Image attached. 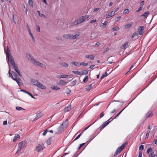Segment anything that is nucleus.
<instances>
[{"instance_id":"nucleus-31","label":"nucleus","mask_w":157,"mask_h":157,"mask_svg":"<svg viewBox=\"0 0 157 157\" xmlns=\"http://www.w3.org/2000/svg\"><path fill=\"white\" fill-rule=\"evenodd\" d=\"M149 14V11H147L143 14L141 16V17H144L145 18H146Z\"/></svg>"},{"instance_id":"nucleus-44","label":"nucleus","mask_w":157,"mask_h":157,"mask_svg":"<svg viewBox=\"0 0 157 157\" xmlns=\"http://www.w3.org/2000/svg\"><path fill=\"white\" fill-rule=\"evenodd\" d=\"M88 74V72L86 70H84L82 71V75H87Z\"/></svg>"},{"instance_id":"nucleus-38","label":"nucleus","mask_w":157,"mask_h":157,"mask_svg":"<svg viewBox=\"0 0 157 157\" xmlns=\"http://www.w3.org/2000/svg\"><path fill=\"white\" fill-rule=\"evenodd\" d=\"M109 120H111V118H110L108 120H107V121H105L104 123V124L106 126V125H107L111 121L113 120V119H112V120H111L110 121H109Z\"/></svg>"},{"instance_id":"nucleus-4","label":"nucleus","mask_w":157,"mask_h":157,"mask_svg":"<svg viewBox=\"0 0 157 157\" xmlns=\"http://www.w3.org/2000/svg\"><path fill=\"white\" fill-rule=\"evenodd\" d=\"M11 65L13 66L14 70L17 72L18 75L20 76H21L22 74L20 71L19 70L17 65L15 63H13V64H12Z\"/></svg>"},{"instance_id":"nucleus-52","label":"nucleus","mask_w":157,"mask_h":157,"mask_svg":"<svg viewBox=\"0 0 157 157\" xmlns=\"http://www.w3.org/2000/svg\"><path fill=\"white\" fill-rule=\"evenodd\" d=\"M48 130H47V129H46V130H44V132H43V133H42L43 135L44 136H45L46 135V134L47 131H48Z\"/></svg>"},{"instance_id":"nucleus-49","label":"nucleus","mask_w":157,"mask_h":157,"mask_svg":"<svg viewBox=\"0 0 157 157\" xmlns=\"http://www.w3.org/2000/svg\"><path fill=\"white\" fill-rule=\"evenodd\" d=\"M36 29L38 32H40V27L38 25H36Z\"/></svg>"},{"instance_id":"nucleus-57","label":"nucleus","mask_w":157,"mask_h":157,"mask_svg":"<svg viewBox=\"0 0 157 157\" xmlns=\"http://www.w3.org/2000/svg\"><path fill=\"white\" fill-rule=\"evenodd\" d=\"M99 8H95L94 9L93 11L94 12H96L98 11L99 10Z\"/></svg>"},{"instance_id":"nucleus-33","label":"nucleus","mask_w":157,"mask_h":157,"mask_svg":"<svg viewBox=\"0 0 157 157\" xmlns=\"http://www.w3.org/2000/svg\"><path fill=\"white\" fill-rule=\"evenodd\" d=\"M78 24H79L77 20L75 21H72L71 22V25H75Z\"/></svg>"},{"instance_id":"nucleus-50","label":"nucleus","mask_w":157,"mask_h":157,"mask_svg":"<svg viewBox=\"0 0 157 157\" xmlns=\"http://www.w3.org/2000/svg\"><path fill=\"white\" fill-rule=\"evenodd\" d=\"M107 74L106 72H105V74H104L103 75H102V76H101V79H103V78H104V77L105 76H107Z\"/></svg>"},{"instance_id":"nucleus-46","label":"nucleus","mask_w":157,"mask_h":157,"mask_svg":"<svg viewBox=\"0 0 157 157\" xmlns=\"http://www.w3.org/2000/svg\"><path fill=\"white\" fill-rule=\"evenodd\" d=\"M16 109L17 110H21V109L25 110L24 109H23L22 107L19 106H17L16 107Z\"/></svg>"},{"instance_id":"nucleus-35","label":"nucleus","mask_w":157,"mask_h":157,"mask_svg":"<svg viewBox=\"0 0 157 157\" xmlns=\"http://www.w3.org/2000/svg\"><path fill=\"white\" fill-rule=\"evenodd\" d=\"M71 109V107L70 106H68L65 108L64 109V111L65 112L69 111Z\"/></svg>"},{"instance_id":"nucleus-12","label":"nucleus","mask_w":157,"mask_h":157,"mask_svg":"<svg viewBox=\"0 0 157 157\" xmlns=\"http://www.w3.org/2000/svg\"><path fill=\"white\" fill-rule=\"evenodd\" d=\"M144 28L143 26H140L139 29V34L140 35H142L144 33Z\"/></svg>"},{"instance_id":"nucleus-47","label":"nucleus","mask_w":157,"mask_h":157,"mask_svg":"<svg viewBox=\"0 0 157 157\" xmlns=\"http://www.w3.org/2000/svg\"><path fill=\"white\" fill-rule=\"evenodd\" d=\"M125 108H124L122 110H121L113 118L116 119L118 116L121 113V112L123 111V110L125 109Z\"/></svg>"},{"instance_id":"nucleus-30","label":"nucleus","mask_w":157,"mask_h":157,"mask_svg":"<svg viewBox=\"0 0 157 157\" xmlns=\"http://www.w3.org/2000/svg\"><path fill=\"white\" fill-rule=\"evenodd\" d=\"M23 148L21 146H20L18 145V148L17 152L16 153V154H17L19 153L20 151Z\"/></svg>"},{"instance_id":"nucleus-61","label":"nucleus","mask_w":157,"mask_h":157,"mask_svg":"<svg viewBox=\"0 0 157 157\" xmlns=\"http://www.w3.org/2000/svg\"><path fill=\"white\" fill-rule=\"evenodd\" d=\"M100 118H101L104 116V113H103V112H102L100 114Z\"/></svg>"},{"instance_id":"nucleus-54","label":"nucleus","mask_w":157,"mask_h":157,"mask_svg":"<svg viewBox=\"0 0 157 157\" xmlns=\"http://www.w3.org/2000/svg\"><path fill=\"white\" fill-rule=\"evenodd\" d=\"M82 133V132L80 134H79L77 137H76L75 138V139L74 140V141H75V140H77V139H79V137H80L81 135V133Z\"/></svg>"},{"instance_id":"nucleus-32","label":"nucleus","mask_w":157,"mask_h":157,"mask_svg":"<svg viewBox=\"0 0 157 157\" xmlns=\"http://www.w3.org/2000/svg\"><path fill=\"white\" fill-rule=\"evenodd\" d=\"M72 63L73 65H74L76 66L80 67V63H79L78 62H73Z\"/></svg>"},{"instance_id":"nucleus-41","label":"nucleus","mask_w":157,"mask_h":157,"mask_svg":"<svg viewBox=\"0 0 157 157\" xmlns=\"http://www.w3.org/2000/svg\"><path fill=\"white\" fill-rule=\"evenodd\" d=\"M51 141H52L51 138H49V139H48V140H47L46 141V142L47 144L48 145H50V144L51 143Z\"/></svg>"},{"instance_id":"nucleus-13","label":"nucleus","mask_w":157,"mask_h":157,"mask_svg":"<svg viewBox=\"0 0 157 157\" xmlns=\"http://www.w3.org/2000/svg\"><path fill=\"white\" fill-rule=\"evenodd\" d=\"M68 123H69L68 121V120L67 119L65 121L63 122V123L61 124V125H62L64 128H66L67 127Z\"/></svg>"},{"instance_id":"nucleus-60","label":"nucleus","mask_w":157,"mask_h":157,"mask_svg":"<svg viewBox=\"0 0 157 157\" xmlns=\"http://www.w3.org/2000/svg\"><path fill=\"white\" fill-rule=\"evenodd\" d=\"M155 155V154L154 152H152L151 154H149V157H153Z\"/></svg>"},{"instance_id":"nucleus-42","label":"nucleus","mask_w":157,"mask_h":157,"mask_svg":"<svg viewBox=\"0 0 157 157\" xmlns=\"http://www.w3.org/2000/svg\"><path fill=\"white\" fill-rule=\"evenodd\" d=\"M37 12L39 14V15L41 17H43L44 18L46 17V16H44V14H41L40 12L38 10L37 11Z\"/></svg>"},{"instance_id":"nucleus-56","label":"nucleus","mask_w":157,"mask_h":157,"mask_svg":"<svg viewBox=\"0 0 157 157\" xmlns=\"http://www.w3.org/2000/svg\"><path fill=\"white\" fill-rule=\"evenodd\" d=\"M88 65V63H80V66L81 65L84 66H86Z\"/></svg>"},{"instance_id":"nucleus-55","label":"nucleus","mask_w":157,"mask_h":157,"mask_svg":"<svg viewBox=\"0 0 157 157\" xmlns=\"http://www.w3.org/2000/svg\"><path fill=\"white\" fill-rule=\"evenodd\" d=\"M121 18V16H119L118 17H116L115 18L116 21H118Z\"/></svg>"},{"instance_id":"nucleus-62","label":"nucleus","mask_w":157,"mask_h":157,"mask_svg":"<svg viewBox=\"0 0 157 157\" xmlns=\"http://www.w3.org/2000/svg\"><path fill=\"white\" fill-rule=\"evenodd\" d=\"M144 4V1H142L140 3V6H143V5Z\"/></svg>"},{"instance_id":"nucleus-36","label":"nucleus","mask_w":157,"mask_h":157,"mask_svg":"<svg viewBox=\"0 0 157 157\" xmlns=\"http://www.w3.org/2000/svg\"><path fill=\"white\" fill-rule=\"evenodd\" d=\"M72 72L75 74L82 75V73L78 71H73Z\"/></svg>"},{"instance_id":"nucleus-59","label":"nucleus","mask_w":157,"mask_h":157,"mask_svg":"<svg viewBox=\"0 0 157 157\" xmlns=\"http://www.w3.org/2000/svg\"><path fill=\"white\" fill-rule=\"evenodd\" d=\"M56 38L57 40H62V38L61 36H58L56 37Z\"/></svg>"},{"instance_id":"nucleus-26","label":"nucleus","mask_w":157,"mask_h":157,"mask_svg":"<svg viewBox=\"0 0 157 157\" xmlns=\"http://www.w3.org/2000/svg\"><path fill=\"white\" fill-rule=\"evenodd\" d=\"M32 63L36 66H39L40 63L37 61L34 60Z\"/></svg>"},{"instance_id":"nucleus-10","label":"nucleus","mask_w":157,"mask_h":157,"mask_svg":"<svg viewBox=\"0 0 157 157\" xmlns=\"http://www.w3.org/2000/svg\"><path fill=\"white\" fill-rule=\"evenodd\" d=\"M27 57L28 59L32 63H33V61L35 60L33 57L30 54H28L27 55Z\"/></svg>"},{"instance_id":"nucleus-28","label":"nucleus","mask_w":157,"mask_h":157,"mask_svg":"<svg viewBox=\"0 0 157 157\" xmlns=\"http://www.w3.org/2000/svg\"><path fill=\"white\" fill-rule=\"evenodd\" d=\"M51 88L53 90H58L60 88L55 85H53L51 87Z\"/></svg>"},{"instance_id":"nucleus-6","label":"nucleus","mask_w":157,"mask_h":157,"mask_svg":"<svg viewBox=\"0 0 157 157\" xmlns=\"http://www.w3.org/2000/svg\"><path fill=\"white\" fill-rule=\"evenodd\" d=\"M127 144L126 143H123L120 147H118L116 151V153H119L124 148L125 145Z\"/></svg>"},{"instance_id":"nucleus-23","label":"nucleus","mask_w":157,"mask_h":157,"mask_svg":"<svg viewBox=\"0 0 157 157\" xmlns=\"http://www.w3.org/2000/svg\"><path fill=\"white\" fill-rule=\"evenodd\" d=\"M128 43L126 42L124 44L122 45V46L121 47V49H123L126 48L128 47Z\"/></svg>"},{"instance_id":"nucleus-21","label":"nucleus","mask_w":157,"mask_h":157,"mask_svg":"<svg viewBox=\"0 0 157 157\" xmlns=\"http://www.w3.org/2000/svg\"><path fill=\"white\" fill-rule=\"evenodd\" d=\"M32 82L33 83L34 85L36 86H37L39 83V82L37 80H33L32 81Z\"/></svg>"},{"instance_id":"nucleus-14","label":"nucleus","mask_w":157,"mask_h":157,"mask_svg":"<svg viewBox=\"0 0 157 157\" xmlns=\"http://www.w3.org/2000/svg\"><path fill=\"white\" fill-rule=\"evenodd\" d=\"M115 15V12H113V11H112V12L109 13H108V14L106 15V18H109L110 17H112L114 16Z\"/></svg>"},{"instance_id":"nucleus-22","label":"nucleus","mask_w":157,"mask_h":157,"mask_svg":"<svg viewBox=\"0 0 157 157\" xmlns=\"http://www.w3.org/2000/svg\"><path fill=\"white\" fill-rule=\"evenodd\" d=\"M67 83V82H66L63 80H61L59 82V84L60 85H65Z\"/></svg>"},{"instance_id":"nucleus-17","label":"nucleus","mask_w":157,"mask_h":157,"mask_svg":"<svg viewBox=\"0 0 157 157\" xmlns=\"http://www.w3.org/2000/svg\"><path fill=\"white\" fill-rule=\"evenodd\" d=\"M20 139V137L19 134H15L14 137V139L13 140V141L15 142L17 140H19Z\"/></svg>"},{"instance_id":"nucleus-20","label":"nucleus","mask_w":157,"mask_h":157,"mask_svg":"<svg viewBox=\"0 0 157 157\" xmlns=\"http://www.w3.org/2000/svg\"><path fill=\"white\" fill-rule=\"evenodd\" d=\"M59 64L62 66V67H67L68 66V65L67 63L63 62H59Z\"/></svg>"},{"instance_id":"nucleus-24","label":"nucleus","mask_w":157,"mask_h":157,"mask_svg":"<svg viewBox=\"0 0 157 157\" xmlns=\"http://www.w3.org/2000/svg\"><path fill=\"white\" fill-rule=\"evenodd\" d=\"M108 23V21H105L104 23H101L100 25V27L101 28H104Z\"/></svg>"},{"instance_id":"nucleus-34","label":"nucleus","mask_w":157,"mask_h":157,"mask_svg":"<svg viewBox=\"0 0 157 157\" xmlns=\"http://www.w3.org/2000/svg\"><path fill=\"white\" fill-rule=\"evenodd\" d=\"M29 35H30V36H31V38L32 39L33 41V42H35V39L32 33H31V32H29Z\"/></svg>"},{"instance_id":"nucleus-3","label":"nucleus","mask_w":157,"mask_h":157,"mask_svg":"<svg viewBox=\"0 0 157 157\" xmlns=\"http://www.w3.org/2000/svg\"><path fill=\"white\" fill-rule=\"evenodd\" d=\"M45 148L44 144L43 143L39 144L36 148V149L37 152L42 151Z\"/></svg>"},{"instance_id":"nucleus-43","label":"nucleus","mask_w":157,"mask_h":157,"mask_svg":"<svg viewBox=\"0 0 157 157\" xmlns=\"http://www.w3.org/2000/svg\"><path fill=\"white\" fill-rule=\"evenodd\" d=\"M119 29V27L118 26H116L114 27L112 29V31H117Z\"/></svg>"},{"instance_id":"nucleus-1","label":"nucleus","mask_w":157,"mask_h":157,"mask_svg":"<svg viewBox=\"0 0 157 157\" xmlns=\"http://www.w3.org/2000/svg\"><path fill=\"white\" fill-rule=\"evenodd\" d=\"M79 33H78L73 35L71 34H65L63 35V37L65 40H74L78 38L79 36Z\"/></svg>"},{"instance_id":"nucleus-37","label":"nucleus","mask_w":157,"mask_h":157,"mask_svg":"<svg viewBox=\"0 0 157 157\" xmlns=\"http://www.w3.org/2000/svg\"><path fill=\"white\" fill-rule=\"evenodd\" d=\"M28 3L30 6L32 7L33 6V3L32 0H29Z\"/></svg>"},{"instance_id":"nucleus-2","label":"nucleus","mask_w":157,"mask_h":157,"mask_svg":"<svg viewBox=\"0 0 157 157\" xmlns=\"http://www.w3.org/2000/svg\"><path fill=\"white\" fill-rule=\"evenodd\" d=\"M5 51L6 52V54L8 57L9 61L10 62L11 65L13 63H15L12 57L10 54V50L8 48L7 49V52L6 51V49H5Z\"/></svg>"},{"instance_id":"nucleus-19","label":"nucleus","mask_w":157,"mask_h":157,"mask_svg":"<svg viewBox=\"0 0 157 157\" xmlns=\"http://www.w3.org/2000/svg\"><path fill=\"white\" fill-rule=\"evenodd\" d=\"M153 115L152 112L151 111H149L146 115V118H148L152 117Z\"/></svg>"},{"instance_id":"nucleus-11","label":"nucleus","mask_w":157,"mask_h":157,"mask_svg":"<svg viewBox=\"0 0 157 157\" xmlns=\"http://www.w3.org/2000/svg\"><path fill=\"white\" fill-rule=\"evenodd\" d=\"M27 142L25 140L21 142L19 144L20 146H21L23 148L26 146Z\"/></svg>"},{"instance_id":"nucleus-40","label":"nucleus","mask_w":157,"mask_h":157,"mask_svg":"<svg viewBox=\"0 0 157 157\" xmlns=\"http://www.w3.org/2000/svg\"><path fill=\"white\" fill-rule=\"evenodd\" d=\"M129 10L128 9H126L124 11L123 13L124 14H127L129 13Z\"/></svg>"},{"instance_id":"nucleus-5","label":"nucleus","mask_w":157,"mask_h":157,"mask_svg":"<svg viewBox=\"0 0 157 157\" xmlns=\"http://www.w3.org/2000/svg\"><path fill=\"white\" fill-rule=\"evenodd\" d=\"M89 17V16L87 15H86L85 16H82L80 17L77 20L79 24L83 22L86 19L88 18Z\"/></svg>"},{"instance_id":"nucleus-51","label":"nucleus","mask_w":157,"mask_h":157,"mask_svg":"<svg viewBox=\"0 0 157 157\" xmlns=\"http://www.w3.org/2000/svg\"><path fill=\"white\" fill-rule=\"evenodd\" d=\"M144 148V146L143 145H140L139 148V150L140 151H142L143 150Z\"/></svg>"},{"instance_id":"nucleus-16","label":"nucleus","mask_w":157,"mask_h":157,"mask_svg":"<svg viewBox=\"0 0 157 157\" xmlns=\"http://www.w3.org/2000/svg\"><path fill=\"white\" fill-rule=\"evenodd\" d=\"M85 58H88L90 60H94V56L92 55H87L85 56Z\"/></svg>"},{"instance_id":"nucleus-64","label":"nucleus","mask_w":157,"mask_h":157,"mask_svg":"<svg viewBox=\"0 0 157 157\" xmlns=\"http://www.w3.org/2000/svg\"><path fill=\"white\" fill-rule=\"evenodd\" d=\"M137 33H134L132 36V38L136 36Z\"/></svg>"},{"instance_id":"nucleus-8","label":"nucleus","mask_w":157,"mask_h":157,"mask_svg":"<svg viewBox=\"0 0 157 157\" xmlns=\"http://www.w3.org/2000/svg\"><path fill=\"white\" fill-rule=\"evenodd\" d=\"M64 128L61 125L57 128V132L55 134H60L64 131Z\"/></svg>"},{"instance_id":"nucleus-29","label":"nucleus","mask_w":157,"mask_h":157,"mask_svg":"<svg viewBox=\"0 0 157 157\" xmlns=\"http://www.w3.org/2000/svg\"><path fill=\"white\" fill-rule=\"evenodd\" d=\"M133 22H130L128 24L126 25H125V29H127L129 28V27H131V25H132Z\"/></svg>"},{"instance_id":"nucleus-25","label":"nucleus","mask_w":157,"mask_h":157,"mask_svg":"<svg viewBox=\"0 0 157 157\" xmlns=\"http://www.w3.org/2000/svg\"><path fill=\"white\" fill-rule=\"evenodd\" d=\"M92 88V84L87 85L86 87V90L87 91H89Z\"/></svg>"},{"instance_id":"nucleus-63","label":"nucleus","mask_w":157,"mask_h":157,"mask_svg":"<svg viewBox=\"0 0 157 157\" xmlns=\"http://www.w3.org/2000/svg\"><path fill=\"white\" fill-rule=\"evenodd\" d=\"M96 21V20H91L90 22V23H94Z\"/></svg>"},{"instance_id":"nucleus-7","label":"nucleus","mask_w":157,"mask_h":157,"mask_svg":"<svg viewBox=\"0 0 157 157\" xmlns=\"http://www.w3.org/2000/svg\"><path fill=\"white\" fill-rule=\"evenodd\" d=\"M13 79L14 80L19 86L23 85V83L21 82V80L19 77L14 78L13 77Z\"/></svg>"},{"instance_id":"nucleus-9","label":"nucleus","mask_w":157,"mask_h":157,"mask_svg":"<svg viewBox=\"0 0 157 157\" xmlns=\"http://www.w3.org/2000/svg\"><path fill=\"white\" fill-rule=\"evenodd\" d=\"M43 114L42 113H39L37 114L36 116V117H35V118L33 120V121H35L38 119L39 118H40L42 116H43Z\"/></svg>"},{"instance_id":"nucleus-58","label":"nucleus","mask_w":157,"mask_h":157,"mask_svg":"<svg viewBox=\"0 0 157 157\" xmlns=\"http://www.w3.org/2000/svg\"><path fill=\"white\" fill-rule=\"evenodd\" d=\"M109 50V49L108 48H106L105 50H104V51L103 52V53H105L106 52L108 51Z\"/></svg>"},{"instance_id":"nucleus-18","label":"nucleus","mask_w":157,"mask_h":157,"mask_svg":"<svg viewBox=\"0 0 157 157\" xmlns=\"http://www.w3.org/2000/svg\"><path fill=\"white\" fill-rule=\"evenodd\" d=\"M11 76L12 79L13 77L14 78H16L18 77L17 74L14 71L11 72Z\"/></svg>"},{"instance_id":"nucleus-27","label":"nucleus","mask_w":157,"mask_h":157,"mask_svg":"<svg viewBox=\"0 0 157 157\" xmlns=\"http://www.w3.org/2000/svg\"><path fill=\"white\" fill-rule=\"evenodd\" d=\"M68 76V75H62L59 76L58 77V78L59 79H60L61 78H67Z\"/></svg>"},{"instance_id":"nucleus-15","label":"nucleus","mask_w":157,"mask_h":157,"mask_svg":"<svg viewBox=\"0 0 157 157\" xmlns=\"http://www.w3.org/2000/svg\"><path fill=\"white\" fill-rule=\"evenodd\" d=\"M37 87L41 89H45L46 88V86H45L42 84L40 82L38 85Z\"/></svg>"},{"instance_id":"nucleus-39","label":"nucleus","mask_w":157,"mask_h":157,"mask_svg":"<svg viewBox=\"0 0 157 157\" xmlns=\"http://www.w3.org/2000/svg\"><path fill=\"white\" fill-rule=\"evenodd\" d=\"M88 79V76H86L84 78L83 82L84 83H86Z\"/></svg>"},{"instance_id":"nucleus-53","label":"nucleus","mask_w":157,"mask_h":157,"mask_svg":"<svg viewBox=\"0 0 157 157\" xmlns=\"http://www.w3.org/2000/svg\"><path fill=\"white\" fill-rule=\"evenodd\" d=\"M142 7H143V6H140L138 10H136V12H139L140 10H141L142 9Z\"/></svg>"},{"instance_id":"nucleus-48","label":"nucleus","mask_w":157,"mask_h":157,"mask_svg":"<svg viewBox=\"0 0 157 157\" xmlns=\"http://www.w3.org/2000/svg\"><path fill=\"white\" fill-rule=\"evenodd\" d=\"M151 151H152V149L151 147L148 148L146 151V152L147 154Z\"/></svg>"},{"instance_id":"nucleus-45","label":"nucleus","mask_w":157,"mask_h":157,"mask_svg":"<svg viewBox=\"0 0 157 157\" xmlns=\"http://www.w3.org/2000/svg\"><path fill=\"white\" fill-rule=\"evenodd\" d=\"M39 66L44 69H46V65L43 63H41Z\"/></svg>"}]
</instances>
